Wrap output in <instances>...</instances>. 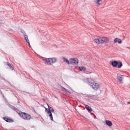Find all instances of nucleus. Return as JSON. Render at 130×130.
I'll use <instances>...</instances> for the list:
<instances>
[{
  "instance_id": "1",
  "label": "nucleus",
  "mask_w": 130,
  "mask_h": 130,
  "mask_svg": "<svg viewBox=\"0 0 130 130\" xmlns=\"http://www.w3.org/2000/svg\"><path fill=\"white\" fill-rule=\"evenodd\" d=\"M93 40L95 43H98V44H104L109 43V38L106 37L96 36L95 38H93Z\"/></svg>"
},
{
  "instance_id": "2",
  "label": "nucleus",
  "mask_w": 130,
  "mask_h": 130,
  "mask_svg": "<svg viewBox=\"0 0 130 130\" xmlns=\"http://www.w3.org/2000/svg\"><path fill=\"white\" fill-rule=\"evenodd\" d=\"M15 111L17 112V113H18V114L19 115L20 117L24 120H30V119H31L32 118L30 114L20 111L19 109H18V108L16 109Z\"/></svg>"
},
{
  "instance_id": "3",
  "label": "nucleus",
  "mask_w": 130,
  "mask_h": 130,
  "mask_svg": "<svg viewBox=\"0 0 130 130\" xmlns=\"http://www.w3.org/2000/svg\"><path fill=\"white\" fill-rule=\"evenodd\" d=\"M110 63L113 68H117V69H121L123 66L122 62L119 60H112L110 62Z\"/></svg>"
},
{
  "instance_id": "4",
  "label": "nucleus",
  "mask_w": 130,
  "mask_h": 130,
  "mask_svg": "<svg viewBox=\"0 0 130 130\" xmlns=\"http://www.w3.org/2000/svg\"><path fill=\"white\" fill-rule=\"evenodd\" d=\"M43 61H45V63H46V64L51 66L53 64V63H55V62H56V58H45L43 59Z\"/></svg>"
},
{
  "instance_id": "5",
  "label": "nucleus",
  "mask_w": 130,
  "mask_h": 130,
  "mask_svg": "<svg viewBox=\"0 0 130 130\" xmlns=\"http://www.w3.org/2000/svg\"><path fill=\"white\" fill-rule=\"evenodd\" d=\"M87 84L92 87V88L94 90V91H97L100 89V85L99 84L96 83V82L92 81H88Z\"/></svg>"
},
{
  "instance_id": "6",
  "label": "nucleus",
  "mask_w": 130,
  "mask_h": 130,
  "mask_svg": "<svg viewBox=\"0 0 130 130\" xmlns=\"http://www.w3.org/2000/svg\"><path fill=\"white\" fill-rule=\"evenodd\" d=\"M123 75H120V74H117V80L118 82H119L120 84H122L123 83Z\"/></svg>"
},
{
  "instance_id": "7",
  "label": "nucleus",
  "mask_w": 130,
  "mask_h": 130,
  "mask_svg": "<svg viewBox=\"0 0 130 130\" xmlns=\"http://www.w3.org/2000/svg\"><path fill=\"white\" fill-rule=\"evenodd\" d=\"M4 64L7 67V69H8V70L14 71V66L12 64L10 63L9 62H5Z\"/></svg>"
},
{
  "instance_id": "8",
  "label": "nucleus",
  "mask_w": 130,
  "mask_h": 130,
  "mask_svg": "<svg viewBox=\"0 0 130 130\" xmlns=\"http://www.w3.org/2000/svg\"><path fill=\"white\" fill-rule=\"evenodd\" d=\"M47 106H48L49 110L47 112L48 114H49V117H50L51 120L53 121V117L52 116V113H51V109H52V108L51 107L49 106V105L48 104H47Z\"/></svg>"
},
{
  "instance_id": "9",
  "label": "nucleus",
  "mask_w": 130,
  "mask_h": 130,
  "mask_svg": "<svg viewBox=\"0 0 130 130\" xmlns=\"http://www.w3.org/2000/svg\"><path fill=\"white\" fill-rule=\"evenodd\" d=\"M70 63L71 64H76L77 66L79 63V60L77 58H71L70 59Z\"/></svg>"
},
{
  "instance_id": "10",
  "label": "nucleus",
  "mask_w": 130,
  "mask_h": 130,
  "mask_svg": "<svg viewBox=\"0 0 130 130\" xmlns=\"http://www.w3.org/2000/svg\"><path fill=\"white\" fill-rule=\"evenodd\" d=\"M3 119L6 121V122H14V120L10 119V118H8L6 117H4Z\"/></svg>"
},
{
  "instance_id": "11",
  "label": "nucleus",
  "mask_w": 130,
  "mask_h": 130,
  "mask_svg": "<svg viewBox=\"0 0 130 130\" xmlns=\"http://www.w3.org/2000/svg\"><path fill=\"white\" fill-rule=\"evenodd\" d=\"M94 3L96 4V7H99L100 5L102 4V2H103V0H93Z\"/></svg>"
},
{
  "instance_id": "12",
  "label": "nucleus",
  "mask_w": 130,
  "mask_h": 130,
  "mask_svg": "<svg viewBox=\"0 0 130 130\" xmlns=\"http://www.w3.org/2000/svg\"><path fill=\"white\" fill-rule=\"evenodd\" d=\"M114 43H118V44H121L122 43V41L120 39L115 38L114 40Z\"/></svg>"
},
{
  "instance_id": "13",
  "label": "nucleus",
  "mask_w": 130,
  "mask_h": 130,
  "mask_svg": "<svg viewBox=\"0 0 130 130\" xmlns=\"http://www.w3.org/2000/svg\"><path fill=\"white\" fill-rule=\"evenodd\" d=\"M61 89L63 92H66V93H68V94H72L71 91H69V90L66 89V88L63 87V86H60Z\"/></svg>"
},
{
  "instance_id": "14",
  "label": "nucleus",
  "mask_w": 130,
  "mask_h": 130,
  "mask_svg": "<svg viewBox=\"0 0 130 130\" xmlns=\"http://www.w3.org/2000/svg\"><path fill=\"white\" fill-rule=\"evenodd\" d=\"M85 108L90 113L93 111V110H92L91 107L89 106L88 105H85Z\"/></svg>"
},
{
  "instance_id": "15",
  "label": "nucleus",
  "mask_w": 130,
  "mask_h": 130,
  "mask_svg": "<svg viewBox=\"0 0 130 130\" xmlns=\"http://www.w3.org/2000/svg\"><path fill=\"white\" fill-rule=\"evenodd\" d=\"M79 70H80L81 72H85V71H87V69L84 66L79 67Z\"/></svg>"
},
{
  "instance_id": "16",
  "label": "nucleus",
  "mask_w": 130,
  "mask_h": 130,
  "mask_svg": "<svg viewBox=\"0 0 130 130\" xmlns=\"http://www.w3.org/2000/svg\"><path fill=\"white\" fill-rule=\"evenodd\" d=\"M106 124H107V125H108V126H112V122H111V121H109V120H106Z\"/></svg>"
},
{
  "instance_id": "17",
  "label": "nucleus",
  "mask_w": 130,
  "mask_h": 130,
  "mask_svg": "<svg viewBox=\"0 0 130 130\" xmlns=\"http://www.w3.org/2000/svg\"><path fill=\"white\" fill-rule=\"evenodd\" d=\"M63 60L64 61V62H67V63H68V64H70V63H71V62H70V61H69V60L64 57L63 58Z\"/></svg>"
},
{
  "instance_id": "18",
  "label": "nucleus",
  "mask_w": 130,
  "mask_h": 130,
  "mask_svg": "<svg viewBox=\"0 0 130 130\" xmlns=\"http://www.w3.org/2000/svg\"><path fill=\"white\" fill-rule=\"evenodd\" d=\"M24 36L25 40H26V42H27V41H29V39H28V36L27 35H24Z\"/></svg>"
},
{
  "instance_id": "19",
  "label": "nucleus",
  "mask_w": 130,
  "mask_h": 130,
  "mask_svg": "<svg viewBox=\"0 0 130 130\" xmlns=\"http://www.w3.org/2000/svg\"><path fill=\"white\" fill-rule=\"evenodd\" d=\"M12 108L13 109V110H14V111H15V110H16L17 108L15 107L14 106H12Z\"/></svg>"
},
{
  "instance_id": "20",
  "label": "nucleus",
  "mask_w": 130,
  "mask_h": 130,
  "mask_svg": "<svg viewBox=\"0 0 130 130\" xmlns=\"http://www.w3.org/2000/svg\"><path fill=\"white\" fill-rule=\"evenodd\" d=\"M85 74H92V72H89V71H86L85 72Z\"/></svg>"
},
{
  "instance_id": "21",
  "label": "nucleus",
  "mask_w": 130,
  "mask_h": 130,
  "mask_svg": "<svg viewBox=\"0 0 130 130\" xmlns=\"http://www.w3.org/2000/svg\"><path fill=\"white\" fill-rule=\"evenodd\" d=\"M45 108L46 112H47V111H48V110H49V109H47L46 108Z\"/></svg>"
},
{
  "instance_id": "22",
  "label": "nucleus",
  "mask_w": 130,
  "mask_h": 130,
  "mask_svg": "<svg viewBox=\"0 0 130 130\" xmlns=\"http://www.w3.org/2000/svg\"><path fill=\"white\" fill-rule=\"evenodd\" d=\"M51 112H54V109H51Z\"/></svg>"
},
{
  "instance_id": "23",
  "label": "nucleus",
  "mask_w": 130,
  "mask_h": 130,
  "mask_svg": "<svg viewBox=\"0 0 130 130\" xmlns=\"http://www.w3.org/2000/svg\"><path fill=\"white\" fill-rule=\"evenodd\" d=\"M28 44V45H30V42L29 41H28L27 42H26Z\"/></svg>"
},
{
  "instance_id": "24",
  "label": "nucleus",
  "mask_w": 130,
  "mask_h": 130,
  "mask_svg": "<svg viewBox=\"0 0 130 130\" xmlns=\"http://www.w3.org/2000/svg\"><path fill=\"white\" fill-rule=\"evenodd\" d=\"M28 45H29V47H31V45H30V44Z\"/></svg>"
},
{
  "instance_id": "25",
  "label": "nucleus",
  "mask_w": 130,
  "mask_h": 130,
  "mask_svg": "<svg viewBox=\"0 0 130 130\" xmlns=\"http://www.w3.org/2000/svg\"><path fill=\"white\" fill-rule=\"evenodd\" d=\"M87 80H89L88 79H87Z\"/></svg>"
}]
</instances>
